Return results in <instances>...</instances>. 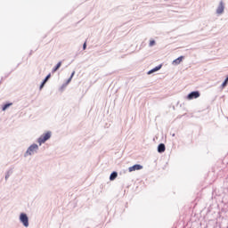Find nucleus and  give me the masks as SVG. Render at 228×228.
I'll return each mask as SVG.
<instances>
[{
  "instance_id": "obj_1",
  "label": "nucleus",
  "mask_w": 228,
  "mask_h": 228,
  "mask_svg": "<svg viewBox=\"0 0 228 228\" xmlns=\"http://www.w3.org/2000/svg\"><path fill=\"white\" fill-rule=\"evenodd\" d=\"M20 221L24 225V227H29V217L26 213H21L20 215Z\"/></svg>"
},
{
  "instance_id": "obj_2",
  "label": "nucleus",
  "mask_w": 228,
  "mask_h": 228,
  "mask_svg": "<svg viewBox=\"0 0 228 228\" xmlns=\"http://www.w3.org/2000/svg\"><path fill=\"white\" fill-rule=\"evenodd\" d=\"M51 138V131H48L46 134H42L37 142L39 143V145H42V143H45V142H47V140H49Z\"/></svg>"
},
{
  "instance_id": "obj_3",
  "label": "nucleus",
  "mask_w": 228,
  "mask_h": 228,
  "mask_svg": "<svg viewBox=\"0 0 228 228\" xmlns=\"http://www.w3.org/2000/svg\"><path fill=\"white\" fill-rule=\"evenodd\" d=\"M199 97H200V93L199 91L191 92L187 95V99H189V101H191V99H199Z\"/></svg>"
},
{
  "instance_id": "obj_4",
  "label": "nucleus",
  "mask_w": 228,
  "mask_h": 228,
  "mask_svg": "<svg viewBox=\"0 0 228 228\" xmlns=\"http://www.w3.org/2000/svg\"><path fill=\"white\" fill-rule=\"evenodd\" d=\"M34 151H38V144L37 143L31 144L27 150L25 156L28 154V156H31L32 154L31 152H33Z\"/></svg>"
},
{
  "instance_id": "obj_5",
  "label": "nucleus",
  "mask_w": 228,
  "mask_h": 228,
  "mask_svg": "<svg viewBox=\"0 0 228 228\" xmlns=\"http://www.w3.org/2000/svg\"><path fill=\"white\" fill-rule=\"evenodd\" d=\"M224 10H225V5L224 4V1H221L219 3V5H218L217 9H216V13L218 15H220V14L224 13Z\"/></svg>"
},
{
  "instance_id": "obj_6",
  "label": "nucleus",
  "mask_w": 228,
  "mask_h": 228,
  "mask_svg": "<svg viewBox=\"0 0 228 228\" xmlns=\"http://www.w3.org/2000/svg\"><path fill=\"white\" fill-rule=\"evenodd\" d=\"M143 168V166L140 164H135L128 168L129 172H134V170H142Z\"/></svg>"
},
{
  "instance_id": "obj_7",
  "label": "nucleus",
  "mask_w": 228,
  "mask_h": 228,
  "mask_svg": "<svg viewBox=\"0 0 228 228\" xmlns=\"http://www.w3.org/2000/svg\"><path fill=\"white\" fill-rule=\"evenodd\" d=\"M166 147H165V143H159L158 146V152H159V154L165 152L166 151Z\"/></svg>"
},
{
  "instance_id": "obj_8",
  "label": "nucleus",
  "mask_w": 228,
  "mask_h": 228,
  "mask_svg": "<svg viewBox=\"0 0 228 228\" xmlns=\"http://www.w3.org/2000/svg\"><path fill=\"white\" fill-rule=\"evenodd\" d=\"M118 175V173L117 171H114L110 175V181H115Z\"/></svg>"
},
{
  "instance_id": "obj_9",
  "label": "nucleus",
  "mask_w": 228,
  "mask_h": 228,
  "mask_svg": "<svg viewBox=\"0 0 228 228\" xmlns=\"http://www.w3.org/2000/svg\"><path fill=\"white\" fill-rule=\"evenodd\" d=\"M183 60H184V56H180L177 59H175V61H173V63H175V65H179V63H181L183 61Z\"/></svg>"
},
{
  "instance_id": "obj_10",
  "label": "nucleus",
  "mask_w": 228,
  "mask_h": 228,
  "mask_svg": "<svg viewBox=\"0 0 228 228\" xmlns=\"http://www.w3.org/2000/svg\"><path fill=\"white\" fill-rule=\"evenodd\" d=\"M61 67V61H59L52 70L53 74H54V72H56V70H58V69H60Z\"/></svg>"
},
{
  "instance_id": "obj_11",
  "label": "nucleus",
  "mask_w": 228,
  "mask_h": 228,
  "mask_svg": "<svg viewBox=\"0 0 228 228\" xmlns=\"http://www.w3.org/2000/svg\"><path fill=\"white\" fill-rule=\"evenodd\" d=\"M12 103H5V104L3 106V108H2L3 111H6V110H8V108H10V106H12Z\"/></svg>"
},
{
  "instance_id": "obj_12",
  "label": "nucleus",
  "mask_w": 228,
  "mask_h": 228,
  "mask_svg": "<svg viewBox=\"0 0 228 228\" xmlns=\"http://www.w3.org/2000/svg\"><path fill=\"white\" fill-rule=\"evenodd\" d=\"M74 74H76V71H73V72L71 73V76H70L69 78L67 80L66 85H69V83L70 81H72V77H74Z\"/></svg>"
},
{
  "instance_id": "obj_13",
  "label": "nucleus",
  "mask_w": 228,
  "mask_h": 228,
  "mask_svg": "<svg viewBox=\"0 0 228 228\" xmlns=\"http://www.w3.org/2000/svg\"><path fill=\"white\" fill-rule=\"evenodd\" d=\"M49 79H51V73H49L45 77V79L43 80L44 83H47V81H49Z\"/></svg>"
},
{
  "instance_id": "obj_14",
  "label": "nucleus",
  "mask_w": 228,
  "mask_h": 228,
  "mask_svg": "<svg viewBox=\"0 0 228 228\" xmlns=\"http://www.w3.org/2000/svg\"><path fill=\"white\" fill-rule=\"evenodd\" d=\"M161 67H162V65L160 64V65L155 67V68L153 69V70H155V72H158V70H159V69H161Z\"/></svg>"
},
{
  "instance_id": "obj_15",
  "label": "nucleus",
  "mask_w": 228,
  "mask_h": 228,
  "mask_svg": "<svg viewBox=\"0 0 228 228\" xmlns=\"http://www.w3.org/2000/svg\"><path fill=\"white\" fill-rule=\"evenodd\" d=\"M152 45H156V41L155 40L150 41V47H152Z\"/></svg>"
},
{
  "instance_id": "obj_16",
  "label": "nucleus",
  "mask_w": 228,
  "mask_h": 228,
  "mask_svg": "<svg viewBox=\"0 0 228 228\" xmlns=\"http://www.w3.org/2000/svg\"><path fill=\"white\" fill-rule=\"evenodd\" d=\"M44 86H45V83H44V80H43V82L41 83V85L39 86V89L42 90L44 88Z\"/></svg>"
},
{
  "instance_id": "obj_17",
  "label": "nucleus",
  "mask_w": 228,
  "mask_h": 228,
  "mask_svg": "<svg viewBox=\"0 0 228 228\" xmlns=\"http://www.w3.org/2000/svg\"><path fill=\"white\" fill-rule=\"evenodd\" d=\"M10 177V171L6 174L5 179H8Z\"/></svg>"
},
{
  "instance_id": "obj_18",
  "label": "nucleus",
  "mask_w": 228,
  "mask_h": 228,
  "mask_svg": "<svg viewBox=\"0 0 228 228\" xmlns=\"http://www.w3.org/2000/svg\"><path fill=\"white\" fill-rule=\"evenodd\" d=\"M152 72H156V71L154 70V69H152L151 70L148 71V74H152Z\"/></svg>"
},
{
  "instance_id": "obj_19",
  "label": "nucleus",
  "mask_w": 228,
  "mask_h": 228,
  "mask_svg": "<svg viewBox=\"0 0 228 228\" xmlns=\"http://www.w3.org/2000/svg\"><path fill=\"white\" fill-rule=\"evenodd\" d=\"M152 72H156V71L154 70V69H152L151 70L148 71V74H152Z\"/></svg>"
},
{
  "instance_id": "obj_20",
  "label": "nucleus",
  "mask_w": 228,
  "mask_h": 228,
  "mask_svg": "<svg viewBox=\"0 0 228 228\" xmlns=\"http://www.w3.org/2000/svg\"><path fill=\"white\" fill-rule=\"evenodd\" d=\"M83 49H84V50L86 49V42L84 43V45H83Z\"/></svg>"
}]
</instances>
